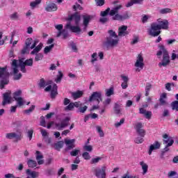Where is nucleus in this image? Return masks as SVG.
<instances>
[{"mask_svg":"<svg viewBox=\"0 0 178 178\" xmlns=\"http://www.w3.org/2000/svg\"><path fill=\"white\" fill-rule=\"evenodd\" d=\"M122 9V5L117 6L111 10V8H107L104 11H102L100 13L101 16L102 17H105V16H108L110 15L113 16V20H118L119 22H123V20H126L129 19V13L126 12L123 15L119 14V10Z\"/></svg>","mask_w":178,"mask_h":178,"instance_id":"1","label":"nucleus"},{"mask_svg":"<svg viewBox=\"0 0 178 178\" xmlns=\"http://www.w3.org/2000/svg\"><path fill=\"white\" fill-rule=\"evenodd\" d=\"M158 23H152L149 30V35L152 37H158L161 34L160 30H168L169 29V22L167 19H158Z\"/></svg>","mask_w":178,"mask_h":178,"instance_id":"2","label":"nucleus"},{"mask_svg":"<svg viewBox=\"0 0 178 178\" xmlns=\"http://www.w3.org/2000/svg\"><path fill=\"white\" fill-rule=\"evenodd\" d=\"M81 19V16H80V14H79V13H77V12L71 15L67 19V20L68 22H72V20L74 19L76 26H72L70 22H69L65 25V29H70V30L72 33H81V29H80V26H79Z\"/></svg>","mask_w":178,"mask_h":178,"instance_id":"3","label":"nucleus"},{"mask_svg":"<svg viewBox=\"0 0 178 178\" xmlns=\"http://www.w3.org/2000/svg\"><path fill=\"white\" fill-rule=\"evenodd\" d=\"M159 48L160 50L156 53V56H161L163 54V60L161 63H159V67H162V66H163V67H166V65L170 63L169 52L168 50H166L163 44L159 45Z\"/></svg>","mask_w":178,"mask_h":178,"instance_id":"4","label":"nucleus"},{"mask_svg":"<svg viewBox=\"0 0 178 178\" xmlns=\"http://www.w3.org/2000/svg\"><path fill=\"white\" fill-rule=\"evenodd\" d=\"M109 36L106 38L105 44L107 47H116L119 44V36L116 34L113 30H109L108 31Z\"/></svg>","mask_w":178,"mask_h":178,"instance_id":"5","label":"nucleus"},{"mask_svg":"<svg viewBox=\"0 0 178 178\" xmlns=\"http://www.w3.org/2000/svg\"><path fill=\"white\" fill-rule=\"evenodd\" d=\"M135 129L138 136L140 137H137L134 140L136 144H143L144 143V137H145V130L143 129V123L138 122L136 124Z\"/></svg>","mask_w":178,"mask_h":178,"instance_id":"6","label":"nucleus"},{"mask_svg":"<svg viewBox=\"0 0 178 178\" xmlns=\"http://www.w3.org/2000/svg\"><path fill=\"white\" fill-rule=\"evenodd\" d=\"M6 67H0V79L1 78L0 81L1 90H3L5 86L9 84V74L6 72Z\"/></svg>","mask_w":178,"mask_h":178,"instance_id":"7","label":"nucleus"},{"mask_svg":"<svg viewBox=\"0 0 178 178\" xmlns=\"http://www.w3.org/2000/svg\"><path fill=\"white\" fill-rule=\"evenodd\" d=\"M163 144H167L165 148L163 149L162 155L165 152H168L169 151V147H172L173 145V143H175V140L172 138H169V136L166 134H165L163 136Z\"/></svg>","mask_w":178,"mask_h":178,"instance_id":"8","label":"nucleus"},{"mask_svg":"<svg viewBox=\"0 0 178 178\" xmlns=\"http://www.w3.org/2000/svg\"><path fill=\"white\" fill-rule=\"evenodd\" d=\"M69 122H70V117H65L60 122L56 123V128L57 130H63L69 126Z\"/></svg>","mask_w":178,"mask_h":178,"instance_id":"9","label":"nucleus"},{"mask_svg":"<svg viewBox=\"0 0 178 178\" xmlns=\"http://www.w3.org/2000/svg\"><path fill=\"white\" fill-rule=\"evenodd\" d=\"M95 176L97 178H106V166L103 165L101 169H95Z\"/></svg>","mask_w":178,"mask_h":178,"instance_id":"10","label":"nucleus"},{"mask_svg":"<svg viewBox=\"0 0 178 178\" xmlns=\"http://www.w3.org/2000/svg\"><path fill=\"white\" fill-rule=\"evenodd\" d=\"M97 101L98 104L102 102V92H93L92 95L89 98V102L92 101Z\"/></svg>","mask_w":178,"mask_h":178,"instance_id":"11","label":"nucleus"},{"mask_svg":"<svg viewBox=\"0 0 178 178\" xmlns=\"http://www.w3.org/2000/svg\"><path fill=\"white\" fill-rule=\"evenodd\" d=\"M135 67H139V69H144V57H143V54H140L138 55L136 58V62L135 63Z\"/></svg>","mask_w":178,"mask_h":178,"instance_id":"12","label":"nucleus"},{"mask_svg":"<svg viewBox=\"0 0 178 178\" xmlns=\"http://www.w3.org/2000/svg\"><path fill=\"white\" fill-rule=\"evenodd\" d=\"M81 106H83V104H81V102H71L68 106L65 107V111H73L75 108H80Z\"/></svg>","mask_w":178,"mask_h":178,"instance_id":"13","label":"nucleus"},{"mask_svg":"<svg viewBox=\"0 0 178 178\" xmlns=\"http://www.w3.org/2000/svg\"><path fill=\"white\" fill-rule=\"evenodd\" d=\"M76 141L75 139H71V140H67L65 139V143L66 144L67 147L65 149V151L66 152H67V151H70V149H73V148H74L76 147V145H74V142Z\"/></svg>","mask_w":178,"mask_h":178,"instance_id":"14","label":"nucleus"},{"mask_svg":"<svg viewBox=\"0 0 178 178\" xmlns=\"http://www.w3.org/2000/svg\"><path fill=\"white\" fill-rule=\"evenodd\" d=\"M10 92H7L3 94V106H5L6 104H10V101L12 100V97L10 96Z\"/></svg>","mask_w":178,"mask_h":178,"instance_id":"15","label":"nucleus"},{"mask_svg":"<svg viewBox=\"0 0 178 178\" xmlns=\"http://www.w3.org/2000/svg\"><path fill=\"white\" fill-rule=\"evenodd\" d=\"M159 148H161V143L159 141L155 140L154 144H152L149 146V151H148L149 155H152V151L159 149Z\"/></svg>","mask_w":178,"mask_h":178,"instance_id":"16","label":"nucleus"},{"mask_svg":"<svg viewBox=\"0 0 178 178\" xmlns=\"http://www.w3.org/2000/svg\"><path fill=\"white\" fill-rule=\"evenodd\" d=\"M129 35V31H127V26L122 25L118 28V36L124 37Z\"/></svg>","mask_w":178,"mask_h":178,"instance_id":"17","label":"nucleus"},{"mask_svg":"<svg viewBox=\"0 0 178 178\" xmlns=\"http://www.w3.org/2000/svg\"><path fill=\"white\" fill-rule=\"evenodd\" d=\"M83 17V25L84 26V29H87L88 27V24H90V22L92 19V16L90 15H82Z\"/></svg>","mask_w":178,"mask_h":178,"instance_id":"18","label":"nucleus"},{"mask_svg":"<svg viewBox=\"0 0 178 178\" xmlns=\"http://www.w3.org/2000/svg\"><path fill=\"white\" fill-rule=\"evenodd\" d=\"M120 77L123 81L121 83V87H122V90H126V88H127V87H129V76L122 74V75H120Z\"/></svg>","mask_w":178,"mask_h":178,"instance_id":"19","label":"nucleus"},{"mask_svg":"<svg viewBox=\"0 0 178 178\" xmlns=\"http://www.w3.org/2000/svg\"><path fill=\"white\" fill-rule=\"evenodd\" d=\"M47 12H56L58 10V6L55 3H49L45 8Z\"/></svg>","mask_w":178,"mask_h":178,"instance_id":"20","label":"nucleus"},{"mask_svg":"<svg viewBox=\"0 0 178 178\" xmlns=\"http://www.w3.org/2000/svg\"><path fill=\"white\" fill-rule=\"evenodd\" d=\"M6 137L8 140H12V138H16L17 140H22V134L17 135L15 132L6 134Z\"/></svg>","mask_w":178,"mask_h":178,"instance_id":"21","label":"nucleus"},{"mask_svg":"<svg viewBox=\"0 0 178 178\" xmlns=\"http://www.w3.org/2000/svg\"><path fill=\"white\" fill-rule=\"evenodd\" d=\"M56 95H58V86L54 84L51 90L50 97L52 99H54V98H56Z\"/></svg>","mask_w":178,"mask_h":178,"instance_id":"22","label":"nucleus"},{"mask_svg":"<svg viewBox=\"0 0 178 178\" xmlns=\"http://www.w3.org/2000/svg\"><path fill=\"white\" fill-rule=\"evenodd\" d=\"M44 156L40 151H36V161L39 165H44Z\"/></svg>","mask_w":178,"mask_h":178,"instance_id":"23","label":"nucleus"},{"mask_svg":"<svg viewBox=\"0 0 178 178\" xmlns=\"http://www.w3.org/2000/svg\"><path fill=\"white\" fill-rule=\"evenodd\" d=\"M144 0H131L126 4L127 8H130V6H133L134 4L143 5V1Z\"/></svg>","mask_w":178,"mask_h":178,"instance_id":"24","label":"nucleus"},{"mask_svg":"<svg viewBox=\"0 0 178 178\" xmlns=\"http://www.w3.org/2000/svg\"><path fill=\"white\" fill-rule=\"evenodd\" d=\"M83 91L77 90L76 92H73L72 93V97L73 99L76 100L79 99V98H81V97H83Z\"/></svg>","mask_w":178,"mask_h":178,"instance_id":"25","label":"nucleus"},{"mask_svg":"<svg viewBox=\"0 0 178 178\" xmlns=\"http://www.w3.org/2000/svg\"><path fill=\"white\" fill-rule=\"evenodd\" d=\"M43 44L40 42L37 47L33 48V50L31 52V55H35V54H38L41 49H42Z\"/></svg>","mask_w":178,"mask_h":178,"instance_id":"26","label":"nucleus"},{"mask_svg":"<svg viewBox=\"0 0 178 178\" xmlns=\"http://www.w3.org/2000/svg\"><path fill=\"white\" fill-rule=\"evenodd\" d=\"M12 67H13V73L14 74H17L19 73V70L17 68L19 67V65L17 64V60L14 59L12 63Z\"/></svg>","mask_w":178,"mask_h":178,"instance_id":"27","label":"nucleus"},{"mask_svg":"<svg viewBox=\"0 0 178 178\" xmlns=\"http://www.w3.org/2000/svg\"><path fill=\"white\" fill-rule=\"evenodd\" d=\"M113 111L115 113V115H120V113L122 112V108H121V106H120V104H119V103H115L114 104Z\"/></svg>","mask_w":178,"mask_h":178,"instance_id":"28","label":"nucleus"},{"mask_svg":"<svg viewBox=\"0 0 178 178\" xmlns=\"http://www.w3.org/2000/svg\"><path fill=\"white\" fill-rule=\"evenodd\" d=\"M26 173L29 176H31L32 178L38 177V175H39V173L35 171L31 172V170H30V169H27L26 171Z\"/></svg>","mask_w":178,"mask_h":178,"instance_id":"29","label":"nucleus"},{"mask_svg":"<svg viewBox=\"0 0 178 178\" xmlns=\"http://www.w3.org/2000/svg\"><path fill=\"white\" fill-rule=\"evenodd\" d=\"M63 141H58L56 143H54V149L56 151H60V149H62V148H63Z\"/></svg>","mask_w":178,"mask_h":178,"instance_id":"30","label":"nucleus"},{"mask_svg":"<svg viewBox=\"0 0 178 178\" xmlns=\"http://www.w3.org/2000/svg\"><path fill=\"white\" fill-rule=\"evenodd\" d=\"M19 66L20 70H21V72H22V73L27 72V70H26V65H24L23 64V58H21L19 60Z\"/></svg>","mask_w":178,"mask_h":178,"instance_id":"31","label":"nucleus"},{"mask_svg":"<svg viewBox=\"0 0 178 178\" xmlns=\"http://www.w3.org/2000/svg\"><path fill=\"white\" fill-rule=\"evenodd\" d=\"M140 165L142 167V169L143 170V174L145 175V173H147V172H148V165H147V163H144V161H140Z\"/></svg>","mask_w":178,"mask_h":178,"instance_id":"32","label":"nucleus"},{"mask_svg":"<svg viewBox=\"0 0 178 178\" xmlns=\"http://www.w3.org/2000/svg\"><path fill=\"white\" fill-rule=\"evenodd\" d=\"M55 29L58 31L57 34V37H60L62 35V30H63V24H58L55 26Z\"/></svg>","mask_w":178,"mask_h":178,"instance_id":"33","label":"nucleus"},{"mask_svg":"<svg viewBox=\"0 0 178 178\" xmlns=\"http://www.w3.org/2000/svg\"><path fill=\"white\" fill-rule=\"evenodd\" d=\"M27 165L29 168H35L37 166V161L34 160L29 159L27 161Z\"/></svg>","mask_w":178,"mask_h":178,"instance_id":"34","label":"nucleus"},{"mask_svg":"<svg viewBox=\"0 0 178 178\" xmlns=\"http://www.w3.org/2000/svg\"><path fill=\"white\" fill-rule=\"evenodd\" d=\"M151 88H152V85L149 83H147L145 87V97H148V95H149Z\"/></svg>","mask_w":178,"mask_h":178,"instance_id":"35","label":"nucleus"},{"mask_svg":"<svg viewBox=\"0 0 178 178\" xmlns=\"http://www.w3.org/2000/svg\"><path fill=\"white\" fill-rule=\"evenodd\" d=\"M21 96H22V90H18L13 94V97L15 100L17 99V98H22Z\"/></svg>","mask_w":178,"mask_h":178,"instance_id":"36","label":"nucleus"},{"mask_svg":"<svg viewBox=\"0 0 178 178\" xmlns=\"http://www.w3.org/2000/svg\"><path fill=\"white\" fill-rule=\"evenodd\" d=\"M38 86V87H40V88H45V87L47 86L45 79H44V78L40 79Z\"/></svg>","mask_w":178,"mask_h":178,"instance_id":"37","label":"nucleus"},{"mask_svg":"<svg viewBox=\"0 0 178 178\" xmlns=\"http://www.w3.org/2000/svg\"><path fill=\"white\" fill-rule=\"evenodd\" d=\"M171 108L172 111L178 112V101H174L171 103Z\"/></svg>","mask_w":178,"mask_h":178,"instance_id":"38","label":"nucleus"},{"mask_svg":"<svg viewBox=\"0 0 178 178\" xmlns=\"http://www.w3.org/2000/svg\"><path fill=\"white\" fill-rule=\"evenodd\" d=\"M35 109V105H31L29 109L24 110V113L26 115H30Z\"/></svg>","mask_w":178,"mask_h":178,"instance_id":"39","label":"nucleus"},{"mask_svg":"<svg viewBox=\"0 0 178 178\" xmlns=\"http://www.w3.org/2000/svg\"><path fill=\"white\" fill-rule=\"evenodd\" d=\"M35 57V61L38 62L40 60H42V58H44V55L42 53H36Z\"/></svg>","mask_w":178,"mask_h":178,"instance_id":"40","label":"nucleus"},{"mask_svg":"<svg viewBox=\"0 0 178 178\" xmlns=\"http://www.w3.org/2000/svg\"><path fill=\"white\" fill-rule=\"evenodd\" d=\"M41 3V0H35V1H32L30 3V6L31 9H34L38 5H40Z\"/></svg>","mask_w":178,"mask_h":178,"instance_id":"41","label":"nucleus"},{"mask_svg":"<svg viewBox=\"0 0 178 178\" xmlns=\"http://www.w3.org/2000/svg\"><path fill=\"white\" fill-rule=\"evenodd\" d=\"M113 94H115V91L112 87L106 90V97H111V95H113Z\"/></svg>","mask_w":178,"mask_h":178,"instance_id":"42","label":"nucleus"},{"mask_svg":"<svg viewBox=\"0 0 178 178\" xmlns=\"http://www.w3.org/2000/svg\"><path fill=\"white\" fill-rule=\"evenodd\" d=\"M15 101L17 102V106H23V105H24V100L22 98V97H19L17 99H16Z\"/></svg>","mask_w":178,"mask_h":178,"instance_id":"43","label":"nucleus"},{"mask_svg":"<svg viewBox=\"0 0 178 178\" xmlns=\"http://www.w3.org/2000/svg\"><path fill=\"white\" fill-rule=\"evenodd\" d=\"M54 47H55V44H51V45L47 46L46 47H44V54H48V53L51 52V51L52 48H54Z\"/></svg>","mask_w":178,"mask_h":178,"instance_id":"44","label":"nucleus"},{"mask_svg":"<svg viewBox=\"0 0 178 178\" xmlns=\"http://www.w3.org/2000/svg\"><path fill=\"white\" fill-rule=\"evenodd\" d=\"M63 77V73H62L60 71H58V74L57 75V78L55 80L56 83H60Z\"/></svg>","mask_w":178,"mask_h":178,"instance_id":"45","label":"nucleus"},{"mask_svg":"<svg viewBox=\"0 0 178 178\" xmlns=\"http://www.w3.org/2000/svg\"><path fill=\"white\" fill-rule=\"evenodd\" d=\"M23 64L25 66H33V58H29L26 60L25 61H23Z\"/></svg>","mask_w":178,"mask_h":178,"instance_id":"46","label":"nucleus"},{"mask_svg":"<svg viewBox=\"0 0 178 178\" xmlns=\"http://www.w3.org/2000/svg\"><path fill=\"white\" fill-rule=\"evenodd\" d=\"M102 159V157H97V158H92L90 161L91 165H94L95 163H98L99 161Z\"/></svg>","mask_w":178,"mask_h":178,"instance_id":"47","label":"nucleus"},{"mask_svg":"<svg viewBox=\"0 0 178 178\" xmlns=\"http://www.w3.org/2000/svg\"><path fill=\"white\" fill-rule=\"evenodd\" d=\"M171 12H172V10L169 8H163V9L160 10V13L161 15H165L166 13H170Z\"/></svg>","mask_w":178,"mask_h":178,"instance_id":"48","label":"nucleus"},{"mask_svg":"<svg viewBox=\"0 0 178 178\" xmlns=\"http://www.w3.org/2000/svg\"><path fill=\"white\" fill-rule=\"evenodd\" d=\"M83 148L84 151H87L88 152H92V145H83Z\"/></svg>","mask_w":178,"mask_h":178,"instance_id":"49","label":"nucleus"},{"mask_svg":"<svg viewBox=\"0 0 178 178\" xmlns=\"http://www.w3.org/2000/svg\"><path fill=\"white\" fill-rule=\"evenodd\" d=\"M82 156L83 159L86 161H89V159H91V156H90V154L87 152H85L82 154Z\"/></svg>","mask_w":178,"mask_h":178,"instance_id":"50","label":"nucleus"},{"mask_svg":"<svg viewBox=\"0 0 178 178\" xmlns=\"http://www.w3.org/2000/svg\"><path fill=\"white\" fill-rule=\"evenodd\" d=\"M97 55L98 54L96 52L92 54V59L90 60L91 63H95V62H97V60H98V58H97Z\"/></svg>","mask_w":178,"mask_h":178,"instance_id":"51","label":"nucleus"},{"mask_svg":"<svg viewBox=\"0 0 178 178\" xmlns=\"http://www.w3.org/2000/svg\"><path fill=\"white\" fill-rule=\"evenodd\" d=\"M96 129L99 133V137H104V136H105V134L104 133V131H102V128H101V127L98 126Z\"/></svg>","mask_w":178,"mask_h":178,"instance_id":"52","label":"nucleus"},{"mask_svg":"<svg viewBox=\"0 0 178 178\" xmlns=\"http://www.w3.org/2000/svg\"><path fill=\"white\" fill-rule=\"evenodd\" d=\"M31 44H33V38H28L25 42V45L29 47L31 45Z\"/></svg>","mask_w":178,"mask_h":178,"instance_id":"53","label":"nucleus"},{"mask_svg":"<svg viewBox=\"0 0 178 178\" xmlns=\"http://www.w3.org/2000/svg\"><path fill=\"white\" fill-rule=\"evenodd\" d=\"M112 102V99L111 98H107L103 102V105L104 106V108H106L108 105H109Z\"/></svg>","mask_w":178,"mask_h":178,"instance_id":"54","label":"nucleus"},{"mask_svg":"<svg viewBox=\"0 0 178 178\" xmlns=\"http://www.w3.org/2000/svg\"><path fill=\"white\" fill-rule=\"evenodd\" d=\"M88 108V106H81L80 108H79V111L81 113H86V111H87V109Z\"/></svg>","mask_w":178,"mask_h":178,"instance_id":"55","label":"nucleus"},{"mask_svg":"<svg viewBox=\"0 0 178 178\" xmlns=\"http://www.w3.org/2000/svg\"><path fill=\"white\" fill-rule=\"evenodd\" d=\"M73 9L74 10H77V9L79 10H83V7L81 6V5L79 4L78 3H76L75 5L73 6Z\"/></svg>","mask_w":178,"mask_h":178,"instance_id":"56","label":"nucleus"},{"mask_svg":"<svg viewBox=\"0 0 178 178\" xmlns=\"http://www.w3.org/2000/svg\"><path fill=\"white\" fill-rule=\"evenodd\" d=\"M79 152H80V149H74L70 152V155L71 156H77Z\"/></svg>","mask_w":178,"mask_h":178,"instance_id":"57","label":"nucleus"},{"mask_svg":"<svg viewBox=\"0 0 178 178\" xmlns=\"http://www.w3.org/2000/svg\"><path fill=\"white\" fill-rule=\"evenodd\" d=\"M34 134V129H31L30 130L28 131V137L31 141L33 138V134Z\"/></svg>","mask_w":178,"mask_h":178,"instance_id":"58","label":"nucleus"},{"mask_svg":"<svg viewBox=\"0 0 178 178\" xmlns=\"http://www.w3.org/2000/svg\"><path fill=\"white\" fill-rule=\"evenodd\" d=\"M10 17L11 20H17V19H19V15L17 14V13H14L10 16Z\"/></svg>","mask_w":178,"mask_h":178,"instance_id":"59","label":"nucleus"},{"mask_svg":"<svg viewBox=\"0 0 178 178\" xmlns=\"http://www.w3.org/2000/svg\"><path fill=\"white\" fill-rule=\"evenodd\" d=\"M144 116L146 119H151V118L152 117V112L151 111H147L145 114Z\"/></svg>","mask_w":178,"mask_h":178,"instance_id":"60","label":"nucleus"},{"mask_svg":"<svg viewBox=\"0 0 178 178\" xmlns=\"http://www.w3.org/2000/svg\"><path fill=\"white\" fill-rule=\"evenodd\" d=\"M40 126L42 127H47V124H45V118L44 116L40 117Z\"/></svg>","mask_w":178,"mask_h":178,"instance_id":"61","label":"nucleus"},{"mask_svg":"<svg viewBox=\"0 0 178 178\" xmlns=\"http://www.w3.org/2000/svg\"><path fill=\"white\" fill-rule=\"evenodd\" d=\"M71 47L74 52H77V46L76 45V43L74 42H71Z\"/></svg>","mask_w":178,"mask_h":178,"instance_id":"62","label":"nucleus"},{"mask_svg":"<svg viewBox=\"0 0 178 178\" xmlns=\"http://www.w3.org/2000/svg\"><path fill=\"white\" fill-rule=\"evenodd\" d=\"M27 52H29V46H25L22 49L21 54H22V55H24L25 54H27Z\"/></svg>","mask_w":178,"mask_h":178,"instance_id":"63","label":"nucleus"},{"mask_svg":"<svg viewBox=\"0 0 178 178\" xmlns=\"http://www.w3.org/2000/svg\"><path fill=\"white\" fill-rule=\"evenodd\" d=\"M159 102H160V105L162 106H165V105L168 104V102H166L165 99H162V98H159Z\"/></svg>","mask_w":178,"mask_h":178,"instance_id":"64","label":"nucleus"}]
</instances>
